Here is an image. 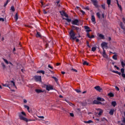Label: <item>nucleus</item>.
<instances>
[{"label": "nucleus", "instance_id": "obj_54", "mask_svg": "<svg viewBox=\"0 0 125 125\" xmlns=\"http://www.w3.org/2000/svg\"><path fill=\"white\" fill-rule=\"evenodd\" d=\"M43 13H44V14H46L47 13V12H46V11H45V10H43Z\"/></svg>", "mask_w": 125, "mask_h": 125}, {"label": "nucleus", "instance_id": "obj_30", "mask_svg": "<svg viewBox=\"0 0 125 125\" xmlns=\"http://www.w3.org/2000/svg\"><path fill=\"white\" fill-rule=\"evenodd\" d=\"M64 19L65 20H66L68 22V23H69V22H71L72 21V20L70 19H68V18H65V19Z\"/></svg>", "mask_w": 125, "mask_h": 125}, {"label": "nucleus", "instance_id": "obj_8", "mask_svg": "<svg viewBox=\"0 0 125 125\" xmlns=\"http://www.w3.org/2000/svg\"><path fill=\"white\" fill-rule=\"evenodd\" d=\"M8 83H9V85L11 84L12 86H15V87L16 88V86L15 85V83L13 81H12L10 82H8V81L7 82Z\"/></svg>", "mask_w": 125, "mask_h": 125}, {"label": "nucleus", "instance_id": "obj_53", "mask_svg": "<svg viewBox=\"0 0 125 125\" xmlns=\"http://www.w3.org/2000/svg\"><path fill=\"white\" fill-rule=\"evenodd\" d=\"M115 89H116V90H117L118 91L120 90V89H119V87H118V86H115Z\"/></svg>", "mask_w": 125, "mask_h": 125}, {"label": "nucleus", "instance_id": "obj_59", "mask_svg": "<svg viewBox=\"0 0 125 125\" xmlns=\"http://www.w3.org/2000/svg\"><path fill=\"white\" fill-rule=\"evenodd\" d=\"M84 8V9H86L87 10H89V8H88V7H86L85 8Z\"/></svg>", "mask_w": 125, "mask_h": 125}, {"label": "nucleus", "instance_id": "obj_12", "mask_svg": "<svg viewBox=\"0 0 125 125\" xmlns=\"http://www.w3.org/2000/svg\"><path fill=\"white\" fill-rule=\"evenodd\" d=\"M84 28L86 30V33H89V32H91V30L89 29V27L85 25L84 26Z\"/></svg>", "mask_w": 125, "mask_h": 125}, {"label": "nucleus", "instance_id": "obj_57", "mask_svg": "<svg viewBox=\"0 0 125 125\" xmlns=\"http://www.w3.org/2000/svg\"><path fill=\"white\" fill-rule=\"evenodd\" d=\"M48 67L49 68H50V69H53L52 66H50V64H49V65H48Z\"/></svg>", "mask_w": 125, "mask_h": 125}, {"label": "nucleus", "instance_id": "obj_13", "mask_svg": "<svg viewBox=\"0 0 125 125\" xmlns=\"http://www.w3.org/2000/svg\"><path fill=\"white\" fill-rule=\"evenodd\" d=\"M91 21L93 24H96V21H95V17H94V15H92L91 16Z\"/></svg>", "mask_w": 125, "mask_h": 125}, {"label": "nucleus", "instance_id": "obj_5", "mask_svg": "<svg viewBox=\"0 0 125 125\" xmlns=\"http://www.w3.org/2000/svg\"><path fill=\"white\" fill-rule=\"evenodd\" d=\"M101 45L103 50H104V48H105V47H108V44L107 43V42H103V43H102Z\"/></svg>", "mask_w": 125, "mask_h": 125}, {"label": "nucleus", "instance_id": "obj_32", "mask_svg": "<svg viewBox=\"0 0 125 125\" xmlns=\"http://www.w3.org/2000/svg\"><path fill=\"white\" fill-rule=\"evenodd\" d=\"M83 65H86L87 66H88V62H87V61H83Z\"/></svg>", "mask_w": 125, "mask_h": 125}, {"label": "nucleus", "instance_id": "obj_19", "mask_svg": "<svg viewBox=\"0 0 125 125\" xmlns=\"http://www.w3.org/2000/svg\"><path fill=\"white\" fill-rule=\"evenodd\" d=\"M36 92H37V93H41V92H42V90L41 89H36L35 90Z\"/></svg>", "mask_w": 125, "mask_h": 125}, {"label": "nucleus", "instance_id": "obj_56", "mask_svg": "<svg viewBox=\"0 0 125 125\" xmlns=\"http://www.w3.org/2000/svg\"><path fill=\"white\" fill-rule=\"evenodd\" d=\"M38 118H40V119H44V117L43 116H38Z\"/></svg>", "mask_w": 125, "mask_h": 125}, {"label": "nucleus", "instance_id": "obj_25", "mask_svg": "<svg viewBox=\"0 0 125 125\" xmlns=\"http://www.w3.org/2000/svg\"><path fill=\"white\" fill-rule=\"evenodd\" d=\"M120 26H121L122 29H123L124 30V31L125 32V27L123 26V23L122 22H121Z\"/></svg>", "mask_w": 125, "mask_h": 125}, {"label": "nucleus", "instance_id": "obj_60", "mask_svg": "<svg viewBox=\"0 0 125 125\" xmlns=\"http://www.w3.org/2000/svg\"><path fill=\"white\" fill-rule=\"evenodd\" d=\"M23 102H24V103H27V100L23 99Z\"/></svg>", "mask_w": 125, "mask_h": 125}, {"label": "nucleus", "instance_id": "obj_24", "mask_svg": "<svg viewBox=\"0 0 125 125\" xmlns=\"http://www.w3.org/2000/svg\"><path fill=\"white\" fill-rule=\"evenodd\" d=\"M114 109H112L109 111L110 115H113L114 114Z\"/></svg>", "mask_w": 125, "mask_h": 125}, {"label": "nucleus", "instance_id": "obj_10", "mask_svg": "<svg viewBox=\"0 0 125 125\" xmlns=\"http://www.w3.org/2000/svg\"><path fill=\"white\" fill-rule=\"evenodd\" d=\"M103 56L104 58H106V59L108 58V56L106 54V51L105 50V49L103 50Z\"/></svg>", "mask_w": 125, "mask_h": 125}, {"label": "nucleus", "instance_id": "obj_6", "mask_svg": "<svg viewBox=\"0 0 125 125\" xmlns=\"http://www.w3.org/2000/svg\"><path fill=\"white\" fill-rule=\"evenodd\" d=\"M97 110L98 113H99L98 117H100V116L102 115V113H103V110L100 108H98Z\"/></svg>", "mask_w": 125, "mask_h": 125}, {"label": "nucleus", "instance_id": "obj_37", "mask_svg": "<svg viewBox=\"0 0 125 125\" xmlns=\"http://www.w3.org/2000/svg\"><path fill=\"white\" fill-rule=\"evenodd\" d=\"M11 10L13 12L15 11V9H14V7L13 6L11 7Z\"/></svg>", "mask_w": 125, "mask_h": 125}, {"label": "nucleus", "instance_id": "obj_41", "mask_svg": "<svg viewBox=\"0 0 125 125\" xmlns=\"http://www.w3.org/2000/svg\"><path fill=\"white\" fill-rule=\"evenodd\" d=\"M96 50V47H92V51H95Z\"/></svg>", "mask_w": 125, "mask_h": 125}, {"label": "nucleus", "instance_id": "obj_51", "mask_svg": "<svg viewBox=\"0 0 125 125\" xmlns=\"http://www.w3.org/2000/svg\"><path fill=\"white\" fill-rule=\"evenodd\" d=\"M114 68H116L117 70H120V68H119V67L117 66V65H115Z\"/></svg>", "mask_w": 125, "mask_h": 125}, {"label": "nucleus", "instance_id": "obj_52", "mask_svg": "<svg viewBox=\"0 0 125 125\" xmlns=\"http://www.w3.org/2000/svg\"><path fill=\"white\" fill-rule=\"evenodd\" d=\"M71 71H74V72H78V70L74 68L71 69Z\"/></svg>", "mask_w": 125, "mask_h": 125}, {"label": "nucleus", "instance_id": "obj_42", "mask_svg": "<svg viewBox=\"0 0 125 125\" xmlns=\"http://www.w3.org/2000/svg\"><path fill=\"white\" fill-rule=\"evenodd\" d=\"M62 13L63 14V16L68 18V15H67V14L65 13V12H63Z\"/></svg>", "mask_w": 125, "mask_h": 125}, {"label": "nucleus", "instance_id": "obj_39", "mask_svg": "<svg viewBox=\"0 0 125 125\" xmlns=\"http://www.w3.org/2000/svg\"><path fill=\"white\" fill-rule=\"evenodd\" d=\"M107 3L108 5H110V4H111V0H107Z\"/></svg>", "mask_w": 125, "mask_h": 125}, {"label": "nucleus", "instance_id": "obj_16", "mask_svg": "<svg viewBox=\"0 0 125 125\" xmlns=\"http://www.w3.org/2000/svg\"><path fill=\"white\" fill-rule=\"evenodd\" d=\"M37 73L38 74H42V75H44V71L43 70H38L37 71Z\"/></svg>", "mask_w": 125, "mask_h": 125}, {"label": "nucleus", "instance_id": "obj_14", "mask_svg": "<svg viewBox=\"0 0 125 125\" xmlns=\"http://www.w3.org/2000/svg\"><path fill=\"white\" fill-rule=\"evenodd\" d=\"M98 36L99 37V38H101V40H104L105 37H104V35L100 34H98Z\"/></svg>", "mask_w": 125, "mask_h": 125}, {"label": "nucleus", "instance_id": "obj_29", "mask_svg": "<svg viewBox=\"0 0 125 125\" xmlns=\"http://www.w3.org/2000/svg\"><path fill=\"white\" fill-rule=\"evenodd\" d=\"M108 96H110V97H114V94L112 93H109L108 94Z\"/></svg>", "mask_w": 125, "mask_h": 125}, {"label": "nucleus", "instance_id": "obj_4", "mask_svg": "<svg viewBox=\"0 0 125 125\" xmlns=\"http://www.w3.org/2000/svg\"><path fill=\"white\" fill-rule=\"evenodd\" d=\"M72 24L73 25H76V26H78L80 23L79 22V20H74L73 21H71Z\"/></svg>", "mask_w": 125, "mask_h": 125}, {"label": "nucleus", "instance_id": "obj_11", "mask_svg": "<svg viewBox=\"0 0 125 125\" xmlns=\"http://www.w3.org/2000/svg\"><path fill=\"white\" fill-rule=\"evenodd\" d=\"M91 1L96 7H98V5L97 4V3H98L97 0H91Z\"/></svg>", "mask_w": 125, "mask_h": 125}, {"label": "nucleus", "instance_id": "obj_34", "mask_svg": "<svg viewBox=\"0 0 125 125\" xmlns=\"http://www.w3.org/2000/svg\"><path fill=\"white\" fill-rule=\"evenodd\" d=\"M121 64H122V67H123V68H125V62H124V61H121Z\"/></svg>", "mask_w": 125, "mask_h": 125}, {"label": "nucleus", "instance_id": "obj_36", "mask_svg": "<svg viewBox=\"0 0 125 125\" xmlns=\"http://www.w3.org/2000/svg\"><path fill=\"white\" fill-rule=\"evenodd\" d=\"M96 15H97L98 18L100 19V13H99V12L97 13Z\"/></svg>", "mask_w": 125, "mask_h": 125}, {"label": "nucleus", "instance_id": "obj_20", "mask_svg": "<svg viewBox=\"0 0 125 125\" xmlns=\"http://www.w3.org/2000/svg\"><path fill=\"white\" fill-rule=\"evenodd\" d=\"M93 103L94 104H101V102H99L97 100H94Z\"/></svg>", "mask_w": 125, "mask_h": 125}, {"label": "nucleus", "instance_id": "obj_1", "mask_svg": "<svg viewBox=\"0 0 125 125\" xmlns=\"http://www.w3.org/2000/svg\"><path fill=\"white\" fill-rule=\"evenodd\" d=\"M18 116L19 119H21V121H24V122H26V123H28V119L25 117H26V115L24 111L18 113Z\"/></svg>", "mask_w": 125, "mask_h": 125}, {"label": "nucleus", "instance_id": "obj_27", "mask_svg": "<svg viewBox=\"0 0 125 125\" xmlns=\"http://www.w3.org/2000/svg\"><path fill=\"white\" fill-rule=\"evenodd\" d=\"M84 123H85V124H91V123H92V121L89 120L88 121H84Z\"/></svg>", "mask_w": 125, "mask_h": 125}, {"label": "nucleus", "instance_id": "obj_26", "mask_svg": "<svg viewBox=\"0 0 125 125\" xmlns=\"http://www.w3.org/2000/svg\"><path fill=\"white\" fill-rule=\"evenodd\" d=\"M15 20H16V21H17V20H18V14L17 13L15 15Z\"/></svg>", "mask_w": 125, "mask_h": 125}, {"label": "nucleus", "instance_id": "obj_21", "mask_svg": "<svg viewBox=\"0 0 125 125\" xmlns=\"http://www.w3.org/2000/svg\"><path fill=\"white\" fill-rule=\"evenodd\" d=\"M1 65H2V68H3V70H4V69H5V68H6V66H5V64H4V63L1 62Z\"/></svg>", "mask_w": 125, "mask_h": 125}, {"label": "nucleus", "instance_id": "obj_7", "mask_svg": "<svg viewBox=\"0 0 125 125\" xmlns=\"http://www.w3.org/2000/svg\"><path fill=\"white\" fill-rule=\"evenodd\" d=\"M46 89L48 90V91H49V90H52L53 87L50 85H46Z\"/></svg>", "mask_w": 125, "mask_h": 125}, {"label": "nucleus", "instance_id": "obj_38", "mask_svg": "<svg viewBox=\"0 0 125 125\" xmlns=\"http://www.w3.org/2000/svg\"><path fill=\"white\" fill-rule=\"evenodd\" d=\"M121 72L122 74H125V69L121 68Z\"/></svg>", "mask_w": 125, "mask_h": 125}, {"label": "nucleus", "instance_id": "obj_50", "mask_svg": "<svg viewBox=\"0 0 125 125\" xmlns=\"http://www.w3.org/2000/svg\"><path fill=\"white\" fill-rule=\"evenodd\" d=\"M112 73H115V74H118V72L117 71H115V70H112Z\"/></svg>", "mask_w": 125, "mask_h": 125}, {"label": "nucleus", "instance_id": "obj_2", "mask_svg": "<svg viewBox=\"0 0 125 125\" xmlns=\"http://www.w3.org/2000/svg\"><path fill=\"white\" fill-rule=\"evenodd\" d=\"M69 36H70V39L72 41H74V40H76L77 39V37H76V33L73 31V30H71L69 32Z\"/></svg>", "mask_w": 125, "mask_h": 125}, {"label": "nucleus", "instance_id": "obj_63", "mask_svg": "<svg viewBox=\"0 0 125 125\" xmlns=\"http://www.w3.org/2000/svg\"><path fill=\"white\" fill-rule=\"evenodd\" d=\"M108 40L109 42H110V41H111V37H108Z\"/></svg>", "mask_w": 125, "mask_h": 125}, {"label": "nucleus", "instance_id": "obj_46", "mask_svg": "<svg viewBox=\"0 0 125 125\" xmlns=\"http://www.w3.org/2000/svg\"><path fill=\"white\" fill-rule=\"evenodd\" d=\"M75 90L76 91V92H77V93H80V92H81V90L79 89H75Z\"/></svg>", "mask_w": 125, "mask_h": 125}, {"label": "nucleus", "instance_id": "obj_47", "mask_svg": "<svg viewBox=\"0 0 125 125\" xmlns=\"http://www.w3.org/2000/svg\"><path fill=\"white\" fill-rule=\"evenodd\" d=\"M9 0H7L6 2L4 3V6H6L7 5V3H8Z\"/></svg>", "mask_w": 125, "mask_h": 125}, {"label": "nucleus", "instance_id": "obj_28", "mask_svg": "<svg viewBox=\"0 0 125 125\" xmlns=\"http://www.w3.org/2000/svg\"><path fill=\"white\" fill-rule=\"evenodd\" d=\"M112 58L114 60H117V59H118V58L117 57V55H113L112 57Z\"/></svg>", "mask_w": 125, "mask_h": 125}, {"label": "nucleus", "instance_id": "obj_18", "mask_svg": "<svg viewBox=\"0 0 125 125\" xmlns=\"http://www.w3.org/2000/svg\"><path fill=\"white\" fill-rule=\"evenodd\" d=\"M111 105L113 107H116V106L117 105V103L115 101L112 102Z\"/></svg>", "mask_w": 125, "mask_h": 125}, {"label": "nucleus", "instance_id": "obj_22", "mask_svg": "<svg viewBox=\"0 0 125 125\" xmlns=\"http://www.w3.org/2000/svg\"><path fill=\"white\" fill-rule=\"evenodd\" d=\"M24 108L27 109V111H28V112H30V110H30V107H29V106L24 105Z\"/></svg>", "mask_w": 125, "mask_h": 125}, {"label": "nucleus", "instance_id": "obj_48", "mask_svg": "<svg viewBox=\"0 0 125 125\" xmlns=\"http://www.w3.org/2000/svg\"><path fill=\"white\" fill-rule=\"evenodd\" d=\"M81 12L82 13V14L83 15L85 14V12L82 10H80Z\"/></svg>", "mask_w": 125, "mask_h": 125}, {"label": "nucleus", "instance_id": "obj_43", "mask_svg": "<svg viewBox=\"0 0 125 125\" xmlns=\"http://www.w3.org/2000/svg\"><path fill=\"white\" fill-rule=\"evenodd\" d=\"M102 7L103 9H105L106 7L105 6V4H102Z\"/></svg>", "mask_w": 125, "mask_h": 125}, {"label": "nucleus", "instance_id": "obj_62", "mask_svg": "<svg viewBox=\"0 0 125 125\" xmlns=\"http://www.w3.org/2000/svg\"><path fill=\"white\" fill-rule=\"evenodd\" d=\"M76 42H80V40H79V39H76Z\"/></svg>", "mask_w": 125, "mask_h": 125}, {"label": "nucleus", "instance_id": "obj_3", "mask_svg": "<svg viewBox=\"0 0 125 125\" xmlns=\"http://www.w3.org/2000/svg\"><path fill=\"white\" fill-rule=\"evenodd\" d=\"M34 79L36 82H42L41 76H35Z\"/></svg>", "mask_w": 125, "mask_h": 125}, {"label": "nucleus", "instance_id": "obj_17", "mask_svg": "<svg viewBox=\"0 0 125 125\" xmlns=\"http://www.w3.org/2000/svg\"><path fill=\"white\" fill-rule=\"evenodd\" d=\"M2 85H3V86H5L6 87H9V88H10V87L9 86V83H6L5 84H2Z\"/></svg>", "mask_w": 125, "mask_h": 125}, {"label": "nucleus", "instance_id": "obj_31", "mask_svg": "<svg viewBox=\"0 0 125 125\" xmlns=\"http://www.w3.org/2000/svg\"><path fill=\"white\" fill-rule=\"evenodd\" d=\"M36 37L37 38H41V33H40V32H37V34H36Z\"/></svg>", "mask_w": 125, "mask_h": 125}, {"label": "nucleus", "instance_id": "obj_15", "mask_svg": "<svg viewBox=\"0 0 125 125\" xmlns=\"http://www.w3.org/2000/svg\"><path fill=\"white\" fill-rule=\"evenodd\" d=\"M97 100H98L99 101H102V102H104V101H105V100L104 99L100 97H98L97 98Z\"/></svg>", "mask_w": 125, "mask_h": 125}, {"label": "nucleus", "instance_id": "obj_23", "mask_svg": "<svg viewBox=\"0 0 125 125\" xmlns=\"http://www.w3.org/2000/svg\"><path fill=\"white\" fill-rule=\"evenodd\" d=\"M74 29H75V30H77V32H80V31H81V29H80V28L77 27V26H74Z\"/></svg>", "mask_w": 125, "mask_h": 125}, {"label": "nucleus", "instance_id": "obj_64", "mask_svg": "<svg viewBox=\"0 0 125 125\" xmlns=\"http://www.w3.org/2000/svg\"><path fill=\"white\" fill-rule=\"evenodd\" d=\"M123 22H124V23H125V18L123 19Z\"/></svg>", "mask_w": 125, "mask_h": 125}, {"label": "nucleus", "instance_id": "obj_58", "mask_svg": "<svg viewBox=\"0 0 125 125\" xmlns=\"http://www.w3.org/2000/svg\"><path fill=\"white\" fill-rule=\"evenodd\" d=\"M53 79L55 80V81H56V82H57V81H58V80H57V78L56 77H53Z\"/></svg>", "mask_w": 125, "mask_h": 125}, {"label": "nucleus", "instance_id": "obj_9", "mask_svg": "<svg viewBox=\"0 0 125 125\" xmlns=\"http://www.w3.org/2000/svg\"><path fill=\"white\" fill-rule=\"evenodd\" d=\"M95 89H96V90H97L98 91H99L100 92H101V91H102V88L100 87V86H97L94 87Z\"/></svg>", "mask_w": 125, "mask_h": 125}, {"label": "nucleus", "instance_id": "obj_40", "mask_svg": "<svg viewBox=\"0 0 125 125\" xmlns=\"http://www.w3.org/2000/svg\"><path fill=\"white\" fill-rule=\"evenodd\" d=\"M117 4H118V7H119L120 10H122V6H121V5H120L119 4V3L118 2V1H117Z\"/></svg>", "mask_w": 125, "mask_h": 125}, {"label": "nucleus", "instance_id": "obj_33", "mask_svg": "<svg viewBox=\"0 0 125 125\" xmlns=\"http://www.w3.org/2000/svg\"><path fill=\"white\" fill-rule=\"evenodd\" d=\"M3 60L4 62H5V63H6L7 64H9V62H8L7 60H5V59H3Z\"/></svg>", "mask_w": 125, "mask_h": 125}, {"label": "nucleus", "instance_id": "obj_44", "mask_svg": "<svg viewBox=\"0 0 125 125\" xmlns=\"http://www.w3.org/2000/svg\"><path fill=\"white\" fill-rule=\"evenodd\" d=\"M0 21L4 22V19H3L2 18H0Z\"/></svg>", "mask_w": 125, "mask_h": 125}, {"label": "nucleus", "instance_id": "obj_55", "mask_svg": "<svg viewBox=\"0 0 125 125\" xmlns=\"http://www.w3.org/2000/svg\"><path fill=\"white\" fill-rule=\"evenodd\" d=\"M70 116H71V117H74V113H70Z\"/></svg>", "mask_w": 125, "mask_h": 125}, {"label": "nucleus", "instance_id": "obj_35", "mask_svg": "<svg viewBox=\"0 0 125 125\" xmlns=\"http://www.w3.org/2000/svg\"><path fill=\"white\" fill-rule=\"evenodd\" d=\"M102 121L104 122V123H107V119H106L104 118H102Z\"/></svg>", "mask_w": 125, "mask_h": 125}, {"label": "nucleus", "instance_id": "obj_49", "mask_svg": "<svg viewBox=\"0 0 125 125\" xmlns=\"http://www.w3.org/2000/svg\"><path fill=\"white\" fill-rule=\"evenodd\" d=\"M86 36L88 38H90V35H89V33L88 32H87Z\"/></svg>", "mask_w": 125, "mask_h": 125}, {"label": "nucleus", "instance_id": "obj_45", "mask_svg": "<svg viewBox=\"0 0 125 125\" xmlns=\"http://www.w3.org/2000/svg\"><path fill=\"white\" fill-rule=\"evenodd\" d=\"M66 101L68 103V104H69L70 106H74V104H73L70 103L69 101Z\"/></svg>", "mask_w": 125, "mask_h": 125}, {"label": "nucleus", "instance_id": "obj_61", "mask_svg": "<svg viewBox=\"0 0 125 125\" xmlns=\"http://www.w3.org/2000/svg\"><path fill=\"white\" fill-rule=\"evenodd\" d=\"M93 38H94V35H92L91 36H90L89 39H93Z\"/></svg>", "mask_w": 125, "mask_h": 125}]
</instances>
